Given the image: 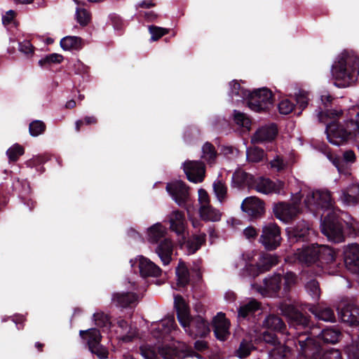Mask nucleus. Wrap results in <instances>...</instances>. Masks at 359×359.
<instances>
[{
	"instance_id": "nucleus-1",
	"label": "nucleus",
	"mask_w": 359,
	"mask_h": 359,
	"mask_svg": "<svg viewBox=\"0 0 359 359\" xmlns=\"http://www.w3.org/2000/svg\"><path fill=\"white\" fill-rule=\"evenodd\" d=\"M343 215H347L340 210H330L321 219L322 233L334 243L344 241L346 236H359V222L353 218L351 221L346 222L342 217Z\"/></svg>"
},
{
	"instance_id": "nucleus-2",
	"label": "nucleus",
	"mask_w": 359,
	"mask_h": 359,
	"mask_svg": "<svg viewBox=\"0 0 359 359\" xmlns=\"http://www.w3.org/2000/svg\"><path fill=\"white\" fill-rule=\"evenodd\" d=\"M174 307L179 323L191 337L205 338L210 334L208 321L200 315L191 316L189 306L182 295L175 296Z\"/></svg>"
},
{
	"instance_id": "nucleus-3",
	"label": "nucleus",
	"mask_w": 359,
	"mask_h": 359,
	"mask_svg": "<svg viewBox=\"0 0 359 359\" xmlns=\"http://www.w3.org/2000/svg\"><path fill=\"white\" fill-rule=\"evenodd\" d=\"M331 73L336 86H349L358 80L359 57L353 51H343L332 65Z\"/></svg>"
},
{
	"instance_id": "nucleus-4",
	"label": "nucleus",
	"mask_w": 359,
	"mask_h": 359,
	"mask_svg": "<svg viewBox=\"0 0 359 359\" xmlns=\"http://www.w3.org/2000/svg\"><path fill=\"white\" fill-rule=\"evenodd\" d=\"M352 110L357 111L355 120H348L344 125L335 120L326 124L327 138L332 144L339 146L349 138L359 135V104L355 106Z\"/></svg>"
},
{
	"instance_id": "nucleus-5",
	"label": "nucleus",
	"mask_w": 359,
	"mask_h": 359,
	"mask_svg": "<svg viewBox=\"0 0 359 359\" xmlns=\"http://www.w3.org/2000/svg\"><path fill=\"white\" fill-rule=\"evenodd\" d=\"M297 340L305 359H342L341 353L337 349L323 352L321 345L307 332Z\"/></svg>"
},
{
	"instance_id": "nucleus-6",
	"label": "nucleus",
	"mask_w": 359,
	"mask_h": 359,
	"mask_svg": "<svg viewBox=\"0 0 359 359\" xmlns=\"http://www.w3.org/2000/svg\"><path fill=\"white\" fill-rule=\"evenodd\" d=\"M278 309L282 315L286 318L290 326L296 330L311 327L310 316L302 312L294 305L283 302L280 303Z\"/></svg>"
},
{
	"instance_id": "nucleus-7",
	"label": "nucleus",
	"mask_w": 359,
	"mask_h": 359,
	"mask_svg": "<svg viewBox=\"0 0 359 359\" xmlns=\"http://www.w3.org/2000/svg\"><path fill=\"white\" fill-rule=\"evenodd\" d=\"M248 107L257 112L266 111L273 104V95L271 90L267 88H262L250 91L248 95Z\"/></svg>"
},
{
	"instance_id": "nucleus-8",
	"label": "nucleus",
	"mask_w": 359,
	"mask_h": 359,
	"mask_svg": "<svg viewBox=\"0 0 359 359\" xmlns=\"http://www.w3.org/2000/svg\"><path fill=\"white\" fill-rule=\"evenodd\" d=\"M79 335L86 342L90 353L99 359H107L109 355L107 348L101 344L102 335L98 329L90 328L87 330H80Z\"/></svg>"
},
{
	"instance_id": "nucleus-9",
	"label": "nucleus",
	"mask_w": 359,
	"mask_h": 359,
	"mask_svg": "<svg viewBox=\"0 0 359 359\" xmlns=\"http://www.w3.org/2000/svg\"><path fill=\"white\" fill-rule=\"evenodd\" d=\"M306 334V332H298L292 338L287 339L285 344H279L277 347L272 348L269 351V359H294L293 348L303 356L300 352L299 343L297 341L299 337Z\"/></svg>"
},
{
	"instance_id": "nucleus-10",
	"label": "nucleus",
	"mask_w": 359,
	"mask_h": 359,
	"mask_svg": "<svg viewBox=\"0 0 359 359\" xmlns=\"http://www.w3.org/2000/svg\"><path fill=\"white\" fill-rule=\"evenodd\" d=\"M282 241L280 228L273 222L262 226L259 241L269 251L274 250L280 245Z\"/></svg>"
},
{
	"instance_id": "nucleus-11",
	"label": "nucleus",
	"mask_w": 359,
	"mask_h": 359,
	"mask_svg": "<svg viewBox=\"0 0 359 359\" xmlns=\"http://www.w3.org/2000/svg\"><path fill=\"white\" fill-rule=\"evenodd\" d=\"M311 228L310 224L302 220L295 225L286 229L289 242L292 244L309 241Z\"/></svg>"
},
{
	"instance_id": "nucleus-12",
	"label": "nucleus",
	"mask_w": 359,
	"mask_h": 359,
	"mask_svg": "<svg viewBox=\"0 0 359 359\" xmlns=\"http://www.w3.org/2000/svg\"><path fill=\"white\" fill-rule=\"evenodd\" d=\"M241 209L250 220L259 219L265 213L264 201L255 196L245 198L241 204Z\"/></svg>"
},
{
	"instance_id": "nucleus-13",
	"label": "nucleus",
	"mask_w": 359,
	"mask_h": 359,
	"mask_svg": "<svg viewBox=\"0 0 359 359\" xmlns=\"http://www.w3.org/2000/svg\"><path fill=\"white\" fill-rule=\"evenodd\" d=\"M183 168L189 181L194 183H199L203 181L205 165L202 161L187 160L184 163Z\"/></svg>"
},
{
	"instance_id": "nucleus-14",
	"label": "nucleus",
	"mask_w": 359,
	"mask_h": 359,
	"mask_svg": "<svg viewBox=\"0 0 359 359\" xmlns=\"http://www.w3.org/2000/svg\"><path fill=\"white\" fill-rule=\"evenodd\" d=\"M273 213L277 219L288 222L300 213V209L297 204L278 202L273 204Z\"/></svg>"
},
{
	"instance_id": "nucleus-15",
	"label": "nucleus",
	"mask_w": 359,
	"mask_h": 359,
	"mask_svg": "<svg viewBox=\"0 0 359 359\" xmlns=\"http://www.w3.org/2000/svg\"><path fill=\"white\" fill-rule=\"evenodd\" d=\"M166 190L180 206L187 203L189 198V187L184 182L180 180L168 183L166 185Z\"/></svg>"
},
{
	"instance_id": "nucleus-16",
	"label": "nucleus",
	"mask_w": 359,
	"mask_h": 359,
	"mask_svg": "<svg viewBox=\"0 0 359 359\" xmlns=\"http://www.w3.org/2000/svg\"><path fill=\"white\" fill-rule=\"evenodd\" d=\"M284 184L283 182L278 180L273 181L269 178L259 177L255 179L252 189L264 194H279L283 189Z\"/></svg>"
},
{
	"instance_id": "nucleus-17",
	"label": "nucleus",
	"mask_w": 359,
	"mask_h": 359,
	"mask_svg": "<svg viewBox=\"0 0 359 359\" xmlns=\"http://www.w3.org/2000/svg\"><path fill=\"white\" fill-rule=\"evenodd\" d=\"M278 130L276 124L272 123L259 128L252 137L253 144L272 142L276 137Z\"/></svg>"
},
{
	"instance_id": "nucleus-18",
	"label": "nucleus",
	"mask_w": 359,
	"mask_h": 359,
	"mask_svg": "<svg viewBox=\"0 0 359 359\" xmlns=\"http://www.w3.org/2000/svg\"><path fill=\"white\" fill-rule=\"evenodd\" d=\"M305 203L309 207L313 205L320 209H330L332 206L331 194L327 191H313Z\"/></svg>"
},
{
	"instance_id": "nucleus-19",
	"label": "nucleus",
	"mask_w": 359,
	"mask_h": 359,
	"mask_svg": "<svg viewBox=\"0 0 359 359\" xmlns=\"http://www.w3.org/2000/svg\"><path fill=\"white\" fill-rule=\"evenodd\" d=\"M343 255L346 268L354 273H359V245H348L344 249Z\"/></svg>"
},
{
	"instance_id": "nucleus-20",
	"label": "nucleus",
	"mask_w": 359,
	"mask_h": 359,
	"mask_svg": "<svg viewBox=\"0 0 359 359\" xmlns=\"http://www.w3.org/2000/svg\"><path fill=\"white\" fill-rule=\"evenodd\" d=\"M295 255L302 264L309 266L318 264V244L303 245L301 249L297 250Z\"/></svg>"
},
{
	"instance_id": "nucleus-21",
	"label": "nucleus",
	"mask_w": 359,
	"mask_h": 359,
	"mask_svg": "<svg viewBox=\"0 0 359 359\" xmlns=\"http://www.w3.org/2000/svg\"><path fill=\"white\" fill-rule=\"evenodd\" d=\"M215 337L221 341L226 340L229 332V322L223 313H218L212 320Z\"/></svg>"
},
{
	"instance_id": "nucleus-22",
	"label": "nucleus",
	"mask_w": 359,
	"mask_h": 359,
	"mask_svg": "<svg viewBox=\"0 0 359 359\" xmlns=\"http://www.w3.org/2000/svg\"><path fill=\"white\" fill-rule=\"evenodd\" d=\"M341 321L350 326L359 325V307L353 304H346L339 312Z\"/></svg>"
},
{
	"instance_id": "nucleus-23",
	"label": "nucleus",
	"mask_w": 359,
	"mask_h": 359,
	"mask_svg": "<svg viewBox=\"0 0 359 359\" xmlns=\"http://www.w3.org/2000/svg\"><path fill=\"white\" fill-rule=\"evenodd\" d=\"M326 155L340 172L345 169L347 163H352L355 161V154L352 150L345 151L342 156H337L330 151Z\"/></svg>"
},
{
	"instance_id": "nucleus-24",
	"label": "nucleus",
	"mask_w": 359,
	"mask_h": 359,
	"mask_svg": "<svg viewBox=\"0 0 359 359\" xmlns=\"http://www.w3.org/2000/svg\"><path fill=\"white\" fill-rule=\"evenodd\" d=\"M341 336L342 334L338 327H329L323 329L318 337L313 339L320 345L321 342L326 344H334L339 341Z\"/></svg>"
},
{
	"instance_id": "nucleus-25",
	"label": "nucleus",
	"mask_w": 359,
	"mask_h": 359,
	"mask_svg": "<svg viewBox=\"0 0 359 359\" xmlns=\"http://www.w3.org/2000/svg\"><path fill=\"white\" fill-rule=\"evenodd\" d=\"M255 176L243 170L236 171L232 176L233 187L243 189L245 187L252 189L255 184Z\"/></svg>"
},
{
	"instance_id": "nucleus-26",
	"label": "nucleus",
	"mask_w": 359,
	"mask_h": 359,
	"mask_svg": "<svg viewBox=\"0 0 359 359\" xmlns=\"http://www.w3.org/2000/svg\"><path fill=\"white\" fill-rule=\"evenodd\" d=\"M170 229L178 236L182 235L185 231L186 219L183 211L177 210L171 212L169 217Z\"/></svg>"
},
{
	"instance_id": "nucleus-27",
	"label": "nucleus",
	"mask_w": 359,
	"mask_h": 359,
	"mask_svg": "<svg viewBox=\"0 0 359 359\" xmlns=\"http://www.w3.org/2000/svg\"><path fill=\"white\" fill-rule=\"evenodd\" d=\"M137 294L133 292H114L112 294V302L116 306L129 308L137 301Z\"/></svg>"
},
{
	"instance_id": "nucleus-28",
	"label": "nucleus",
	"mask_w": 359,
	"mask_h": 359,
	"mask_svg": "<svg viewBox=\"0 0 359 359\" xmlns=\"http://www.w3.org/2000/svg\"><path fill=\"white\" fill-rule=\"evenodd\" d=\"M140 273L142 277H158L161 269L147 258L142 257L139 262Z\"/></svg>"
},
{
	"instance_id": "nucleus-29",
	"label": "nucleus",
	"mask_w": 359,
	"mask_h": 359,
	"mask_svg": "<svg viewBox=\"0 0 359 359\" xmlns=\"http://www.w3.org/2000/svg\"><path fill=\"white\" fill-rule=\"evenodd\" d=\"M172 243L168 238H164L156 247V252L164 265H168L171 261L172 255Z\"/></svg>"
},
{
	"instance_id": "nucleus-30",
	"label": "nucleus",
	"mask_w": 359,
	"mask_h": 359,
	"mask_svg": "<svg viewBox=\"0 0 359 359\" xmlns=\"http://www.w3.org/2000/svg\"><path fill=\"white\" fill-rule=\"evenodd\" d=\"M263 325L267 330L280 333H285L286 325L283 319L275 314H269L264 320Z\"/></svg>"
},
{
	"instance_id": "nucleus-31",
	"label": "nucleus",
	"mask_w": 359,
	"mask_h": 359,
	"mask_svg": "<svg viewBox=\"0 0 359 359\" xmlns=\"http://www.w3.org/2000/svg\"><path fill=\"white\" fill-rule=\"evenodd\" d=\"M336 252L331 248L325 245H318V265L323 266L335 261Z\"/></svg>"
},
{
	"instance_id": "nucleus-32",
	"label": "nucleus",
	"mask_w": 359,
	"mask_h": 359,
	"mask_svg": "<svg viewBox=\"0 0 359 359\" xmlns=\"http://www.w3.org/2000/svg\"><path fill=\"white\" fill-rule=\"evenodd\" d=\"M11 188L13 193L20 198H25L31 193L30 185L27 180H20L18 177L15 178Z\"/></svg>"
},
{
	"instance_id": "nucleus-33",
	"label": "nucleus",
	"mask_w": 359,
	"mask_h": 359,
	"mask_svg": "<svg viewBox=\"0 0 359 359\" xmlns=\"http://www.w3.org/2000/svg\"><path fill=\"white\" fill-rule=\"evenodd\" d=\"M175 273L177 276V283L178 287H185L189 284V271L186 266V264L183 261L180 260L178 265L176 267Z\"/></svg>"
},
{
	"instance_id": "nucleus-34",
	"label": "nucleus",
	"mask_w": 359,
	"mask_h": 359,
	"mask_svg": "<svg viewBox=\"0 0 359 359\" xmlns=\"http://www.w3.org/2000/svg\"><path fill=\"white\" fill-rule=\"evenodd\" d=\"M199 214L204 221L218 222L221 219V212L210 204L201 205Z\"/></svg>"
},
{
	"instance_id": "nucleus-35",
	"label": "nucleus",
	"mask_w": 359,
	"mask_h": 359,
	"mask_svg": "<svg viewBox=\"0 0 359 359\" xmlns=\"http://www.w3.org/2000/svg\"><path fill=\"white\" fill-rule=\"evenodd\" d=\"M261 309V304L255 299H252L241 306L238 309V317L246 318L255 316L257 311Z\"/></svg>"
},
{
	"instance_id": "nucleus-36",
	"label": "nucleus",
	"mask_w": 359,
	"mask_h": 359,
	"mask_svg": "<svg viewBox=\"0 0 359 359\" xmlns=\"http://www.w3.org/2000/svg\"><path fill=\"white\" fill-rule=\"evenodd\" d=\"M60 46L65 50H81L83 48V39L79 36H67L60 41Z\"/></svg>"
},
{
	"instance_id": "nucleus-37",
	"label": "nucleus",
	"mask_w": 359,
	"mask_h": 359,
	"mask_svg": "<svg viewBox=\"0 0 359 359\" xmlns=\"http://www.w3.org/2000/svg\"><path fill=\"white\" fill-rule=\"evenodd\" d=\"M262 342L272 346V348L281 344L275 332L269 330L264 331L255 339V344Z\"/></svg>"
},
{
	"instance_id": "nucleus-38",
	"label": "nucleus",
	"mask_w": 359,
	"mask_h": 359,
	"mask_svg": "<svg viewBox=\"0 0 359 359\" xmlns=\"http://www.w3.org/2000/svg\"><path fill=\"white\" fill-rule=\"evenodd\" d=\"M165 233V228L161 223H156L148 229V240L152 243H157Z\"/></svg>"
},
{
	"instance_id": "nucleus-39",
	"label": "nucleus",
	"mask_w": 359,
	"mask_h": 359,
	"mask_svg": "<svg viewBox=\"0 0 359 359\" xmlns=\"http://www.w3.org/2000/svg\"><path fill=\"white\" fill-rule=\"evenodd\" d=\"M264 283L266 289L271 292V294L276 295L281 290L282 276L280 274H276L272 277L265 278Z\"/></svg>"
},
{
	"instance_id": "nucleus-40",
	"label": "nucleus",
	"mask_w": 359,
	"mask_h": 359,
	"mask_svg": "<svg viewBox=\"0 0 359 359\" xmlns=\"http://www.w3.org/2000/svg\"><path fill=\"white\" fill-rule=\"evenodd\" d=\"M255 348V344L252 341L243 339L241 341L238 348L235 351V355L240 359L246 358Z\"/></svg>"
},
{
	"instance_id": "nucleus-41",
	"label": "nucleus",
	"mask_w": 359,
	"mask_h": 359,
	"mask_svg": "<svg viewBox=\"0 0 359 359\" xmlns=\"http://www.w3.org/2000/svg\"><path fill=\"white\" fill-rule=\"evenodd\" d=\"M206 234L203 233L195 235L191 239L187 241V248L189 254H194L201 246L205 243Z\"/></svg>"
},
{
	"instance_id": "nucleus-42",
	"label": "nucleus",
	"mask_w": 359,
	"mask_h": 359,
	"mask_svg": "<svg viewBox=\"0 0 359 359\" xmlns=\"http://www.w3.org/2000/svg\"><path fill=\"white\" fill-rule=\"evenodd\" d=\"M319 319L327 322H334L335 315L333 309L331 308H316L311 311Z\"/></svg>"
},
{
	"instance_id": "nucleus-43",
	"label": "nucleus",
	"mask_w": 359,
	"mask_h": 359,
	"mask_svg": "<svg viewBox=\"0 0 359 359\" xmlns=\"http://www.w3.org/2000/svg\"><path fill=\"white\" fill-rule=\"evenodd\" d=\"M305 288L308 294L312 297L315 302H318L320 297V288L319 283L314 278L309 280L306 285Z\"/></svg>"
},
{
	"instance_id": "nucleus-44",
	"label": "nucleus",
	"mask_w": 359,
	"mask_h": 359,
	"mask_svg": "<svg viewBox=\"0 0 359 359\" xmlns=\"http://www.w3.org/2000/svg\"><path fill=\"white\" fill-rule=\"evenodd\" d=\"M64 57L59 53H51L46 55L39 61V65L43 68H48L52 64H60Z\"/></svg>"
},
{
	"instance_id": "nucleus-45",
	"label": "nucleus",
	"mask_w": 359,
	"mask_h": 359,
	"mask_svg": "<svg viewBox=\"0 0 359 359\" xmlns=\"http://www.w3.org/2000/svg\"><path fill=\"white\" fill-rule=\"evenodd\" d=\"M230 95L231 96V97H238L242 99H246L248 95H250V90L241 87L240 83L236 80L230 83Z\"/></svg>"
},
{
	"instance_id": "nucleus-46",
	"label": "nucleus",
	"mask_w": 359,
	"mask_h": 359,
	"mask_svg": "<svg viewBox=\"0 0 359 359\" xmlns=\"http://www.w3.org/2000/svg\"><path fill=\"white\" fill-rule=\"evenodd\" d=\"M177 327L173 316L168 317L161 320L158 325V330L161 334H169Z\"/></svg>"
},
{
	"instance_id": "nucleus-47",
	"label": "nucleus",
	"mask_w": 359,
	"mask_h": 359,
	"mask_svg": "<svg viewBox=\"0 0 359 359\" xmlns=\"http://www.w3.org/2000/svg\"><path fill=\"white\" fill-rule=\"evenodd\" d=\"M264 150L258 147H250L247 150V158L251 162H260L264 159Z\"/></svg>"
},
{
	"instance_id": "nucleus-48",
	"label": "nucleus",
	"mask_w": 359,
	"mask_h": 359,
	"mask_svg": "<svg viewBox=\"0 0 359 359\" xmlns=\"http://www.w3.org/2000/svg\"><path fill=\"white\" fill-rule=\"evenodd\" d=\"M25 154V149L20 144L16 143L6 151V155L9 162H16L20 156Z\"/></svg>"
},
{
	"instance_id": "nucleus-49",
	"label": "nucleus",
	"mask_w": 359,
	"mask_h": 359,
	"mask_svg": "<svg viewBox=\"0 0 359 359\" xmlns=\"http://www.w3.org/2000/svg\"><path fill=\"white\" fill-rule=\"evenodd\" d=\"M283 280V294H287L291 287L297 283V275L292 271L287 272L283 276H282V280Z\"/></svg>"
},
{
	"instance_id": "nucleus-50",
	"label": "nucleus",
	"mask_w": 359,
	"mask_h": 359,
	"mask_svg": "<svg viewBox=\"0 0 359 359\" xmlns=\"http://www.w3.org/2000/svg\"><path fill=\"white\" fill-rule=\"evenodd\" d=\"M214 192L219 202H223L227 195V187L221 180H217L213 183Z\"/></svg>"
},
{
	"instance_id": "nucleus-51",
	"label": "nucleus",
	"mask_w": 359,
	"mask_h": 359,
	"mask_svg": "<svg viewBox=\"0 0 359 359\" xmlns=\"http://www.w3.org/2000/svg\"><path fill=\"white\" fill-rule=\"evenodd\" d=\"M46 124L42 121L39 120L32 121L29 126V133L33 137H37L43 134L46 131Z\"/></svg>"
},
{
	"instance_id": "nucleus-52",
	"label": "nucleus",
	"mask_w": 359,
	"mask_h": 359,
	"mask_svg": "<svg viewBox=\"0 0 359 359\" xmlns=\"http://www.w3.org/2000/svg\"><path fill=\"white\" fill-rule=\"evenodd\" d=\"M202 151L203 154V157L205 160L210 163L215 161L217 157V151L212 144L208 142H205L202 147Z\"/></svg>"
},
{
	"instance_id": "nucleus-53",
	"label": "nucleus",
	"mask_w": 359,
	"mask_h": 359,
	"mask_svg": "<svg viewBox=\"0 0 359 359\" xmlns=\"http://www.w3.org/2000/svg\"><path fill=\"white\" fill-rule=\"evenodd\" d=\"M76 18L81 26L85 27L90 22L91 16L90 13L86 8H77L76 11Z\"/></svg>"
},
{
	"instance_id": "nucleus-54",
	"label": "nucleus",
	"mask_w": 359,
	"mask_h": 359,
	"mask_svg": "<svg viewBox=\"0 0 359 359\" xmlns=\"http://www.w3.org/2000/svg\"><path fill=\"white\" fill-rule=\"evenodd\" d=\"M233 120L237 125L243 128H250L251 120L247 115L237 110L233 111Z\"/></svg>"
},
{
	"instance_id": "nucleus-55",
	"label": "nucleus",
	"mask_w": 359,
	"mask_h": 359,
	"mask_svg": "<svg viewBox=\"0 0 359 359\" xmlns=\"http://www.w3.org/2000/svg\"><path fill=\"white\" fill-rule=\"evenodd\" d=\"M295 101L298 106V109H299V111L297 112V115L299 116L302 114V111L305 109L308 106L309 98L307 93L305 91H300L295 95Z\"/></svg>"
},
{
	"instance_id": "nucleus-56",
	"label": "nucleus",
	"mask_w": 359,
	"mask_h": 359,
	"mask_svg": "<svg viewBox=\"0 0 359 359\" xmlns=\"http://www.w3.org/2000/svg\"><path fill=\"white\" fill-rule=\"evenodd\" d=\"M149 31L151 34V40L153 41H158L162 36L169 33V29L160 27L156 25L149 26Z\"/></svg>"
},
{
	"instance_id": "nucleus-57",
	"label": "nucleus",
	"mask_w": 359,
	"mask_h": 359,
	"mask_svg": "<svg viewBox=\"0 0 359 359\" xmlns=\"http://www.w3.org/2000/svg\"><path fill=\"white\" fill-rule=\"evenodd\" d=\"M124 332L125 334L119 337L120 341L123 343L132 342L138 337V330L135 326L130 325Z\"/></svg>"
},
{
	"instance_id": "nucleus-58",
	"label": "nucleus",
	"mask_w": 359,
	"mask_h": 359,
	"mask_svg": "<svg viewBox=\"0 0 359 359\" xmlns=\"http://www.w3.org/2000/svg\"><path fill=\"white\" fill-rule=\"evenodd\" d=\"M340 114L341 113L335 109H326L325 111H320L318 114V121L325 123L328 118H334Z\"/></svg>"
},
{
	"instance_id": "nucleus-59",
	"label": "nucleus",
	"mask_w": 359,
	"mask_h": 359,
	"mask_svg": "<svg viewBox=\"0 0 359 359\" xmlns=\"http://www.w3.org/2000/svg\"><path fill=\"white\" fill-rule=\"evenodd\" d=\"M93 319L97 326L107 327L109 326L110 321L108 315L103 312H98L93 314Z\"/></svg>"
},
{
	"instance_id": "nucleus-60",
	"label": "nucleus",
	"mask_w": 359,
	"mask_h": 359,
	"mask_svg": "<svg viewBox=\"0 0 359 359\" xmlns=\"http://www.w3.org/2000/svg\"><path fill=\"white\" fill-rule=\"evenodd\" d=\"M98 122V120L95 116H86L83 118H81L76 121L75 128L76 131H80L83 126H91L95 125Z\"/></svg>"
},
{
	"instance_id": "nucleus-61",
	"label": "nucleus",
	"mask_w": 359,
	"mask_h": 359,
	"mask_svg": "<svg viewBox=\"0 0 359 359\" xmlns=\"http://www.w3.org/2000/svg\"><path fill=\"white\" fill-rule=\"evenodd\" d=\"M294 109V104L288 99L283 100L278 104V110L282 114H289Z\"/></svg>"
},
{
	"instance_id": "nucleus-62",
	"label": "nucleus",
	"mask_w": 359,
	"mask_h": 359,
	"mask_svg": "<svg viewBox=\"0 0 359 359\" xmlns=\"http://www.w3.org/2000/svg\"><path fill=\"white\" fill-rule=\"evenodd\" d=\"M19 50L29 57L33 55L34 47L29 41H24L19 43Z\"/></svg>"
},
{
	"instance_id": "nucleus-63",
	"label": "nucleus",
	"mask_w": 359,
	"mask_h": 359,
	"mask_svg": "<svg viewBox=\"0 0 359 359\" xmlns=\"http://www.w3.org/2000/svg\"><path fill=\"white\" fill-rule=\"evenodd\" d=\"M275 259L272 257H265L264 262L258 264V269L260 272L268 271L271 268L276 265Z\"/></svg>"
},
{
	"instance_id": "nucleus-64",
	"label": "nucleus",
	"mask_w": 359,
	"mask_h": 359,
	"mask_svg": "<svg viewBox=\"0 0 359 359\" xmlns=\"http://www.w3.org/2000/svg\"><path fill=\"white\" fill-rule=\"evenodd\" d=\"M48 161L47 157L44 156H37L25 162L27 167L34 168L45 163Z\"/></svg>"
}]
</instances>
